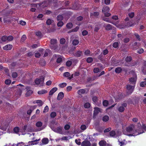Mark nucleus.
<instances>
[{"label":"nucleus","mask_w":146,"mask_h":146,"mask_svg":"<svg viewBox=\"0 0 146 146\" xmlns=\"http://www.w3.org/2000/svg\"><path fill=\"white\" fill-rule=\"evenodd\" d=\"M138 129L135 130L134 133V135H137L144 133V132L143 129L146 131V126L145 124H143L141 126V124L140 123H138Z\"/></svg>","instance_id":"nucleus-1"},{"label":"nucleus","mask_w":146,"mask_h":146,"mask_svg":"<svg viewBox=\"0 0 146 146\" xmlns=\"http://www.w3.org/2000/svg\"><path fill=\"white\" fill-rule=\"evenodd\" d=\"M70 3L69 1H67L64 3V9H72L73 10H77L78 9L77 4L76 3H74L72 4V6H70L69 5Z\"/></svg>","instance_id":"nucleus-2"},{"label":"nucleus","mask_w":146,"mask_h":146,"mask_svg":"<svg viewBox=\"0 0 146 146\" xmlns=\"http://www.w3.org/2000/svg\"><path fill=\"white\" fill-rule=\"evenodd\" d=\"M135 86H132L130 84H127L126 86V93L127 95L131 94L133 92Z\"/></svg>","instance_id":"nucleus-3"},{"label":"nucleus","mask_w":146,"mask_h":146,"mask_svg":"<svg viewBox=\"0 0 146 146\" xmlns=\"http://www.w3.org/2000/svg\"><path fill=\"white\" fill-rule=\"evenodd\" d=\"M135 125L133 124H131L129 126L127 127L126 128V131L127 132L129 133H132L133 134H130L129 135L134 136L135 135H134V133L135 131V130H133V129L134 128Z\"/></svg>","instance_id":"nucleus-4"},{"label":"nucleus","mask_w":146,"mask_h":146,"mask_svg":"<svg viewBox=\"0 0 146 146\" xmlns=\"http://www.w3.org/2000/svg\"><path fill=\"white\" fill-rule=\"evenodd\" d=\"M44 80V77L42 76L40 77V79L37 78L35 81V83L37 85H38L40 84L42 86Z\"/></svg>","instance_id":"nucleus-5"},{"label":"nucleus","mask_w":146,"mask_h":146,"mask_svg":"<svg viewBox=\"0 0 146 146\" xmlns=\"http://www.w3.org/2000/svg\"><path fill=\"white\" fill-rule=\"evenodd\" d=\"M17 86H18V87L17 88V93L18 94L20 95L22 93V91L25 90V87L23 85L21 84L17 85Z\"/></svg>","instance_id":"nucleus-6"},{"label":"nucleus","mask_w":146,"mask_h":146,"mask_svg":"<svg viewBox=\"0 0 146 146\" xmlns=\"http://www.w3.org/2000/svg\"><path fill=\"white\" fill-rule=\"evenodd\" d=\"M132 60V58L131 56H127L125 59V62L124 65L125 66H130V64L129 62Z\"/></svg>","instance_id":"nucleus-7"},{"label":"nucleus","mask_w":146,"mask_h":146,"mask_svg":"<svg viewBox=\"0 0 146 146\" xmlns=\"http://www.w3.org/2000/svg\"><path fill=\"white\" fill-rule=\"evenodd\" d=\"M135 77H131L129 78V83L135 85L137 81V75L135 74Z\"/></svg>","instance_id":"nucleus-8"},{"label":"nucleus","mask_w":146,"mask_h":146,"mask_svg":"<svg viewBox=\"0 0 146 146\" xmlns=\"http://www.w3.org/2000/svg\"><path fill=\"white\" fill-rule=\"evenodd\" d=\"M91 144L88 140H85L83 141L82 143L81 146H91Z\"/></svg>","instance_id":"nucleus-9"},{"label":"nucleus","mask_w":146,"mask_h":146,"mask_svg":"<svg viewBox=\"0 0 146 146\" xmlns=\"http://www.w3.org/2000/svg\"><path fill=\"white\" fill-rule=\"evenodd\" d=\"M83 52L82 51L78 50L74 53L73 54L74 56L77 57H80L83 55Z\"/></svg>","instance_id":"nucleus-10"},{"label":"nucleus","mask_w":146,"mask_h":146,"mask_svg":"<svg viewBox=\"0 0 146 146\" xmlns=\"http://www.w3.org/2000/svg\"><path fill=\"white\" fill-rule=\"evenodd\" d=\"M64 96V94L62 92L59 93L57 98L58 100H61Z\"/></svg>","instance_id":"nucleus-11"},{"label":"nucleus","mask_w":146,"mask_h":146,"mask_svg":"<svg viewBox=\"0 0 146 146\" xmlns=\"http://www.w3.org/2000/svg\"><path fill=\"white\" fill-rule=\"evenodd\" d=\"M54 131L57 132L60 134H63L62 131V128L60 127H58L55 130H53Z\"/></svg>","instance_id":"nucleus-12"},{"label":"nucleus","mask_w":146,"mask_h":146,"mask_svg":"<svg viewBox=\"0 0 146 146\" xmlns=\"http://www.w3.org/2000/svg\"><path fill=\"white\" fill-rule=\"evenodd\" d=\"M94 109L95 110L94 111V115H97L99 113V112L100 111V109L99 108L95 107Z\"/></svg>","instance_id":"nucleus-13"},{"label":"nucleus","mask_w":146,"mask_h":146,"mask_svg":"<svg viewBox=\"0 0 146 146\" xmlns=\"http://www.w3.org/2000/svg\"><path fill=\"white\" fill-rule=\"evenodd\" d=\"M12 45L10 44H8L3 47V49L5 50H10L12 48Z\"/></svg>","instance_id":"nucleus-14"},{"label":"nucleus","mask_w":146,"mask_h":146,"mask_svg":"<svg viewBox=\"0 0 146 146\" xmlns=\"http://www.w3.org/2000/svg\"><path fill=\"white\" fill-rule=\"evenodd\" d=\"M87 92H86V90L84 89H81L78 91V94L80 95H81L82 94H84L85 93H87Z\"/></svg>","instance_id":"nucleus-15"},{"label":"nucleus","mask_w":146,"mask_h":146,"mask_svg":"<svg viewBox=\"0 0 146 146\" xmlns=\"http://www.w3.org/2000/svg\"><path fill=\"white\" fill-rule=\"evenodd\" d=\"M104 27H105L106 29L107 30H110L112 29V27L111 25L110 24L107 25L104 24Z\"/></svg>","instance_id":"nucleus-16"},{"label":"nucleus","mask_w":146,"mask_h":146,"mask_svg":"<svg viewBox=\"0 0 146 146\" xmlns=\"http://www.w3.org/2000/svg\"><path fill=\"white\" fill-rule=\"evenodd\" d=\"M57 90V88L54 87L52 88L49 92V95H52Z\"/></svg>","instance_id":"nucleus-17"},{"label":"nucleus","mask_w":146,"mask_h":146,"mask_svg":"<svg viewBox=\"0 0 146 146\" xmlns=\"http://www.w3.org/2000/svg\"><path fill=\"white\" fill-rule=\"evenodd\" d=\"M110 10V8L108 6H106L103 7L102 9V12L104 13L108 12Z\"/></svg>","instance_id":"nucleus-18"},{"label":"nucleus","mask_w":146,"mask_h":146,"mask_svg":"<svg viewBox=\"0 0 146 146\" xmlns=\"http://www.w3.org/2000/svg\"><path fill=\"white\" fill-rule=\"evenodd\" d=\"M137 42H135L132 45V47L133 49L136 50L139 48V46L137 45Z\"/></svg>","instance_id":"nucleus-19"},{"label":"nucleus","mask_w":146,"mask_h":146,"mask_svg":"<svg viewBox=\"0 0 146 146\" xmlns=\"http://www.w3.org/2000/svg\"><path fill=\"white\" fill-rule=\"evenodd\" d=\"M99 144L100 146H106V142L105 140H102L99 141Z\"/></svg>","instance_id":"nucleus-20"},{"label":"nucleus","mask_w":146,"mask_h":146,"mask_svg":"<svg viewBox=\"0 0 146 146\" xmlns=\"http://www.w3.org/2000/svg\"><path fill=\"white\" fill-rule=\"evenodd\" d=\"M99 15V13L98 12H94L93 13H91L90 14V16H94L97 17Z\"/></svg>","instance_id":"nucleus-21"},{"label":"nucleus","mask_w":146,"mask_h":146,"mask_svg":"<svg viewBox=\"0 0 146 146\" xmlns=\"http://www.w3.org/2000/svg\"><path fill=\"white\" fill-rule=\"evenodd\" d=\"M115 72L116 73L119 74L121 72L122 69L121 67H119L116 68L115 69Z\"/></svg>","instance_id":"nucleus-22"},{"label":"nucleus","mask_w":146,"mask_h":146,"mask_svg":"<svg viewBox=\"0 0 146 146\" xmlns=\"http://www.w3.org/2000/svg\"><path fill=\"white\" fill-rule=\"evenodd\" d=\"M42 142L43 144H46L48 143L49 140L47 138H45L42 139Z\"/></svg>","instance_id":"nucleus-23"},{"label":"nucleus","mask_w":146,"mask_h":146,"mask_svg":"<svg viewBox=\"0 0 146 146\" xmlns=\"http://www.w3.org/2000/svg\"><path fill=\"white\" fill-rule=\"evenodd\" d=\"M50 47L51 49H53L54 50H56L58 47V46L56 44L51 45L50 46Z\"/></svg>","instance_id":"nucleus-24"},{"label":"nucleus","mask_w":146,"mask_h":146,"mask_svg":"<svg viewBox=\"0 0 146 146\" xmlns=\"http://www.w3.org/2000/svg\"><path fill=\"white\" fill-rule=\"evenodd\" d=\"M56 18L58 21H61L63 19V17L62 15H59Z\"/></svg>","instance_id":"nucleus-25"},{"label":"nucleus","mask_w":146,"mask_h":146,"mask_svg":"<svg viewBox=\"0 0 146 146\" xmlns=\"http://www.w3.org/2000/svg\"><path fill=\"white\" fill-rule=\"evenodd\" d=\"M146 67V61H145L143 63V66L142 67L141 69L142 72H143L144 73H146V70H144V68Z\"/></svg>","instance_id":"nucleus-26"},{"label":"nucleus","mask_w":146,"mask_h":146,"mask_svg":"<svg viewBox=\"0 0 146 146\" xmlns=\"http://www.w3.org/2000/svg\"><path fill=\"white\" fill-rule=\"evenodd\" d=\"M109 119L108 116V115H105L102 118V120L106 122L108 121Z\"/></svg>","instance_id":"nucleus-27"},{"label":"nucleus","mask_w":146,"mask_h":146,"mask_svg":"<svg viewBox=\"0 0 146 146\" xmlns=\"http://www.w3.org/2000/svg\"><path fill=\"white\" fill-rule=\"evenodd\" d=\"M57 42V40L55 39H51L50 40L51 45L56 44Z\"/></svg>","instance_id":"nucleus-28"},{"label":"nucleus","mask_w":146,"mask_h":146,"mask_svg":"<svg viewBox=\"0 0 146 146\" xmlns=\"http://www.w3.org/2000/svg\"><path fill=\"white\" fill-rule=\"evenodd\" d=\"M7 39V36H3L1 38V41L0 40V43H2V42H5L6 41Z\"/></svg>","instance_id":"nucleus-29"},{"label":"nucleus","mask_w":146,"mask_h":146,"mask_svg":"<svg viewBox=\"0 0 146 146\" xmlns=\"http://www.w3.org/2000/svg\"><path fill=\"white\" fill-rule=\"evenodd\" d=\"M36 103L38 104V106L39 107L42 106L43 104L42 101L40 100H36Z\"/></svg>","instance_id":"nucleus-30"},{"label":"nucleus","mask_w":146,"mask_h":146,"mask_svg":"<svg viewBox=\"0 0 146 146\" xmlns=\"http://www.w3.org/2000/svg\"><path fill=\"white\" fill-rule=\"evenodd\" d=\"M72 14V13L70 11H64V17L66 16L69 17V16L71 15Z\"/></svg>","instance_id":"nucleus-31"},{"label":"nucleus","mask_w":146,"mask_h":146,"mask_svg":"<svg viewBox=\"0 0 146 146\" xmlns=\"http://www.w3.org/2000/svg\"><path fill=\"white\" fill-rule=\"evenodd\" d=\"M125 109L123 106H120L118 109V111L120 112H123L124 111Z\"/></svg>","instance_id":"nucleus-32"},{"label":"nucleus","mask_w":146,"mask_h":146,"mask_svg":"<svg viewBox=\"0 0 146 146\" xmlns=\"http://www.w3.org/2000/svg\"><path fill=\"white\" fill-rule=\"evenodd\" d=\"M79 41L76 39H74L72 41V44L73 45H76L79 43Z\"/></svg>","instance_id":"nucleus-33"},{"label":"nucleus","mask_w":146,"mask_h":146,"mask_svg":"<svg viewBox=\"0 0 146 146\" xmlns=\"http://www.w3.org/2000/svg\"><path fill=\"white\" fill-rule=\"evenodd\" d=\"M67 28L68 29H70L73 27V25L72 23H68L66 25Z\"/></svg>","instance_id":"nucleus-34"},{"label":"nucleus","mask_w":146,"mask_h":146,"mask_svg":"<svg viewBox=\"0 0 146 146\" xmlns=\"http://www.w3.org/2000/svg\"><path fill=\"white\" fill-rule=\"evenodd\" d=\"M33 92L32 90H29L27 91L26 94V96H29L32 94Z\"/></svg>","instance_id":"nucleus-35"},{"label":"nucleus","mask_w":146,"mask_h":146,"mask_svg":"<svg viewBox=\"0 0 146 146\" xmlns=\"http://www.w3.org/2000/svg\"><path fill=\"white\" fill-rule=\"evenodd\" d=\"M93 59L91 57H89L87 58L86 62L88 63H90L92 62Z\"/></svg>","instance_id":"nucleus-36"},{"label":"nucleus","mask_w":146,"mask_h":146,"mask_svg":"<svg viewBox=\"0 0 146 146\" xmlns=\"http://www.w3.org/2000/svg\"><path fill=\"white\" fill-rule=\"evenodd\" d=\"M47 92L46 90H44L38 91V94H42L46 93H47Z\"/></svg>","instance_id":"nucleus-37"},{"label":"nucleus","mask_w":146,"mask_h":146,"mask_svg":"<svg viewBox=\"0 0 146 146\" xmlns=\"http://www.w3.org/2000/svg\"><path fill=\"white\" fill-rule=\"evenodd\" d=\"M140 86L141 87H144L146 86V82H142L140 83Z\"/></svg>","instance_id":"nucleus-38"},{"label":"nucleus","mask_w":146,"mask_h":146,"mask_svg":"<svg viewBox=\"0 0 146 146\" xmlns=\"http://www.w3.org/2000/svg\"><path fill=\"white\" fill-rule=\"evenodd\" d=\"M103 55L102 53H101L98 56V58L101 61H103L104 60Z\"/></svg>","instance_id":"nucleus-39"},{"label":"nucleus","mask_w":146,"mask_h":146,"mask_svg":"<svg viewBox=\"0 0 146 146\" xmlns=\"http://www.w3.org/2000/svg\"><path fill=\"white\" fill-rule=\"evenodd\" d=\"M90 106V104L89 102H86L84 104V107L85 108H89Z\"/></svg>","instance_id":"nucleus-40"},{"label":"nucleus","mask_w":146,"mask_h":146,"mask_svg":"<svg viewBox=\"0 0 146 146\" xmlns=\"http://www.w3.org/2000/svg\"><path fill=\"white\" fill-rule=\"evenodd\" d=\"M103 105L104 106H107L108 105V102L107 100H104L103 102Z\"/></svg>","instance_id":"nucleus-41"},{"label":"nucleus","mask_w":146,"mask_h":146,"mask_svg":"<svg viewBox=\"0 0 146 146\" xmlns=\"http://www.w3.org/2000/svg\"><path fill=\"white\" fill-rule=\"evenodd\" d=\"M19 127H15L13 129V131L15 133H17L19 131Z\"/></svg>","instance_id":"nucleus-42"},{"label":"nucleus","mask_w":146,"mask_h":146,"mask_svg":"<svg viewBox=\"0 0 146 146\" xmlns=\"http://www.w3.org/2000/svg\"><path fill=\"white\" fill-rule=\"evenodd\" d=\"M84 53L85 55L88 56L90 55V51L88 49H87L85 51Z\"/></svg>","instance_id":"nucleus-43"},{"label":"nucleus","mask_w":146,"mask_h":146,"mask_svg":"<svg viewBox=\"0 0 146 146\" xmlns=\"http://www.w3.org/2000/svg\"><path fill=\"white\" fill-rule=\"evenodd\" d=\"M138 63V62L137 61H134L133 62V63H132L130 64V66H134L137 65Z\"/></svg>","instance_id":"nucleus-44"},{"label":"nucleus","mask_w":146,"mask_h":146,"mask_svg":"<svg viewBox=\"0 0 146 146\" xmlns=\"http://www.w3.org/2000/svg\"><path fill=\"white\" fill-rule=\"evenodd\" d=\"M112 46L114 48H117L119 46L118 43L117 42H115L113 44Z\"/></svg>","instance_id":"nucleus-45"},{"label":"nucleus","mask_w":146,"mask_h":146,"mask_svg":"<svg viewBox=\"0 0 146 146\" xmlns=\"http://www.w3.org/2000/svg\"><path fill=\"white\" fill-rule=\"evenodd\" d=\"M53 21V20L50 19H48L46 21V24L48 25H50L51 24L52 22Z\"/></svg>","instance_id":"nucleus-46"},{"label":"nucleus","mask_w":146,"mask_h":146,"mask_svg":"<svg viewBox=\"0 0 146 146\" xmlns=\"http://www.w3.org/2000/svg\"><path fill=\"white\" fill-rule=\"evenodd\" d=\"M36 125L38 127H41L42 125V123L41 121H38L36 123Z\"/></svg>","instance_id":"nucleus-47"},{"label":"nucleus","mask_w":146,"mask_h":146,"mask_svg":"<svg viewBox=\"0 0 146 146\" xmlns=\"http://www.w3.org/2000/svg\"><path fill=\"white\" fill-rule=\"evenodd\" d=\"M72 64V62L71 61L68 60L66 62V65L68 67L70 66Z\"/></svg>","instance_id":"nucleus-48"},{"label":"nucleus","mask_w":146,"mask_h":146,"mask_svg":"<svg viewBox=\"0 0 146 146\" xmlns=\"http://www.w3.org/2000/svg\"><path fill=\"white\" fill-rule=\"evenodd\" d=\"M115 134V132L114 131H111L110 132V135L111 137L114 136Z\"/></svg>","instance_id":"nucleus-49"},{"label":"nucleus","mask_w":146,"mask_h":146,"mask_svg":"<svg viewBox=\"0 0 146 146\" xmlns=\"http://www.w3.org/2000/svg\"><path fill=\"white\" fill-rule=\"evenodd\" d=\"M7 40L8 41H11L13 40V37L12 36H7Z\"/></svg>","instance_id":"nucleus-50"},{"label":"nucleus","mask_w":146,"mask_h":146,"mask_svg":"<svg viewBox=\"0 0 146 146\" xmlns=\"http://www.w3.org/2000/svg\"><path fill=\"white\" fill-rule=\"evenodd\" d=\"M134 12L130 13L128 14V16L131 18H132L134 17Z\"/></svg>","instance_id":"nucleus-51"},{"label":"nucleus","mask_w":146,"mask_h":146,"mask_svg":"<svg viewBox=\"0 0 146 146\" xmlns=\"http://www.w3.org/2000/svg\"><path fill=\"white\" fill-rule=\"evenodd\" d=\"M12 76L13 78H15L17 77L18 74L16 72H13L12 74Z\"/></svg>","instance_id":"nucleus-52"},{"label":"nucleus","mask_w":146,"mask_h":146,"mask_svg":"<svg viewBox=\"0 0 146 146\" xmlns=\"http://www.w3.org/2000/svg\"><path fill=\"white\" fill-rule=\"evenodd\" d=\"M27 125H24L23 127H22L23 130V131H22V132L23 131V132H27Z\"/></svg>","instance_id":"nucleus-53"},{"label":"nucleus","mask_w":146,"mask_h":146,"mask_svg":"<svg viewBox=\"0 0 146 146\" xmlns=\"http://www.w3.org/2000/svg\"><path fill=\"white\" fill-rule=\"evenodd\" d=\"M134 35L136 37V38L138 40H141V38L140 35L138 33H135V34Z\"/></svg>","instance_id":"nucleus-54"},{"label":"nucleus","mask_w":146,"mask_h":146,"mask_svg":"<svg viewBox=\"0 0 146 146\" xmlns=\"http://www.w3.org/2000/svg\"><path fill=\"white\" fill-rule=\"evenodd\" d=\"M50 115L52 118L54 117L56 115V113L55 112H53L51 113Z\"/></svg>","instance_id":"nucleus-55"},{"label":"nucleus","mask_w":146,"mask_h":146,"mask_svg":"<svg viewBox=\"0 0 146 146\" xmlns=\"http://www.w3.org/2000/svg\"><path fill=\"white\" fill-rule=\"evenodd\" d=\"M64 24V23L62 21H59L57 23V25L58 27H61Z\"/></svg>","instance_id":"nucleus-56"},{"label":"nucleus","mask_w":146,"mask_h":146,"mask_svg":"<svg viewBox=\"0 0 146 146\" xmlns=\"http://www.w3.org/2000/svg\"><path fill=\"white\" fill-rule=\"evenodd\" d=\"M108 53V51L107 49H106L103 50V52L102 53V54L104 55H105L107 54Z\"/></svg>","instance_id":"nucleus-57"},{"label":"nucleus","mask_w":146,"mask_h":146,"mask_svg":"<svg viewBox=\"0 0 146 146\" xmlns=\"http://www.w3.org/2000/svg\"><path fill=\"white\" fill-rule=\"evenodd\" d=\"M88 34V32L86 30H84L82 32V35L84 36Z\"/></svg>","instance_id":"nucleus-58"},{"label":"nucleus","mask_w":146,"mask_h":146,"mask_svg":"<svg viewBox=\"0 0 146 146\" xmlns=\"http://www.w3.org/2000/svg\"><path fill=\"white\" fill-rule=\"evenodd\" d=\"M92 100L95 103L98 101V98L96 96H94L92 98Z\"/></svg>","instance_id":"nucleus-59"},{"label":"nucleus","mask_w":146,"mask_h":146,"mask_svg":"<svg viewBox=\"0 0 146 146\" xmlns=\"http://www.w3.org/2000/svg\"><path fill=\"white\" fill-rule=\"evenodd\" d=\"M11 83V81L9 79H7L5 81V83L7 85H9Z\"/></svg>","instance_id":"nucleus-60"},{"label":"nucleus","mask_w":146,"mask_h":146,"mask_svg":"<svg viewBox=\"0 0 146 146\" xmlns=\"http://www.w3.org/2000/svg\"><path fill=\"white\" fill-rule=\"evenodd\" d=\"M29 145H34L35 144H36L38 143H36L35 142V141H31L29 142Z\"/></svg>","instance_id":"nucleus-61"},{"label":"nucleus","mask_w":146,"mask_h":146,"mask_svg":"<svg viewBox=\"0 0 146 146\" xmlns=\"http://www.w3.org/2000/svg\"><path fill=\"white\" fill-rule=\"evenodd\" d=\"M143 52L144 50L142 48H141L137 50V52L139 54H141L143 53Z\"/></svg>","instance_id":"nucleus-62"},{"label":"nucleus","mask_w":146,"mask_h":146,"mask_svg":"<svg viewBox=\"0 0 146 146\" xmlns=\"http://www.w3.org/2000/svg\"><path fill=\"white\" fill-rule=\"evenodd\" d=\"M79 27L78 26L76 27L75 28L72 30V32H76L79 29Z\"/></svg>","instance_id":"nucleus-63"},{"label":"nucleus","mask_w":146,"mask_h":146,"mask_svg":"<svg viewBox=\"0 0 146 146\" xmlns=\"http://www.w3.org/2000/svg\"><path fill=\"white\" fill-rule=\"evenodd\" d=\"M49 110V108L48 106H46L44 108V109L43 111V113H45L47 112Z\"/></svg>","instance_id":"nucleus-64"}]
</instances>
